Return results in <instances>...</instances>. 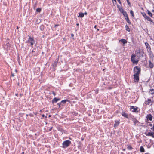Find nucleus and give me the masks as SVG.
Listing matches in <instances>:
<instances>
[{"instance_id":"1","label":"nucleus","mask_w":154,"mask_h":154,"mask_svg":"<svg viewBox=\"0 0 154 154\" xmlns=\"http://www.w3.org/2000/svg\"><path fill=\"white\" fill-rule=\"evenodd\" d=\"M71 143L70 141L68 140H66L63 143L62 147L63 148H65L68 147Z\"/></svg>"},{"instance_id":"2","label":"nucleus","mask_w":154,"mask_h":154,"mask_svg":"<svg viewBox=\"0 0 154 154\" xmlns=\"http://www.w3.org/2000/svg\"><path fill=\"white\" fill-rule=\"evenodd\" d=\"M133 71L134 73V74L139 75L141 72V68L140 67L136 66L134 68Z\"/></svg>"},{"instance_id":"3","label":"nucleus","mask_w":154,"mask_h":154,"mask_svg":"<svg viewBox=\"0 0 154 154\" xmlns=\"http://www.w3.org/2000/svg\"><path fill=\"white\" fill-rule=\"evenodd\" d=\"M136 56L135 54H132L131 55V62H133V63L134 64H137L139 61L138 60H135V58L136 57Z\"/></svg>"},{"instance_id":"4","label":"nucleus","mask_w":154,"mask_h":154,"mask_svg":"<svg viewBox=\"0 0 154 154\" xmlns=\"http://www.w3.org/2000/svg\"><path fill=\"white\" fill-rule=\"evenodd\" d=\"M134 81L135 82H138L139 81V75L134 74Z\"/></svg>"},{"instance_id":"5","label":"nucleus","mask_w":154,"mask_h":154,"mask_svg":"<svg viewBox=\"0 0 154 154\" xmlns=\"http://www.w3.org/2000/svg\"><path fill=\"white\" fill-rule=\"evenodd\" d=\"M29 37V38L27 41H26V43H32V42H35V41L33 38L29 36H28Z\"/></svg>"},{"instance_id":"6","label":"nucleus","mask_w":154,"mask_h":154,"mask_svg":"<svg viewBox=\"0 0 154 154\" xmlns=\"http://www.w3.org/2000/svg\"><path fill=\"white\" fill-rule=\"evenodd\" d=\"M136 54L137 56L139 58L141 57V56H143V52L141 53L140 51H137H137H136Z\"/></svg>"},{"instance_id":"7","label":"nucleus","mask_w":154,"mask_h":154,"mask_svg":"<svg viewBox=\"0 0 154 154\" xmlns=\"http://www.w3.org/2000/svg\"><path fill=\"white\" fill-rule=\"evenodd\" d=\"M132 120L133 122L134 123V125L135 126L136 124L139 123V122L135 118H132Z\"/></svg>"},{"instance_id":"8","label":"nucleus","mask_w":154,"mask_h":154,"mask_svg":"<svg viewBox=\"0 0 154 154\" xmlns=\"http://www.w3.org/2000/svg\"><path fill=\"white\" fill-rule=\"evenodd\" d=\"M60 100V98L55 97L51 101L52 103L54 104V103H57L58 101Z\"/></svg>"},{"instance_id":"9","label":"nucleus","mask_w":154,"mask_h":154,"mask_svg":"<svg viewBox=\"0 0 154 154\" xmlns=\"http://www.w3.org/2000/svg\"><path fill=\"white\" fill-rule=\"evenodd\" d=\"M137 107H136L135 108L133 106H130V109H133V110H132V112H138V111H137V109H138Z\"/></svg>"},{"instance_id":"10","label":"nucleus","mask_w":154,"mask_h":154,"mask_svg":"<svg viewBox=\"0 0 154 154\" xmlns=\"http://www.w3.org/2000/svg\"><path fill=\"white\" fill-rule=\"evenodd\" d=\"M146 118L148 120L152 121V116L151 114H149L147 115Z\"/></svg>"},{"instance_id":"11","label":"nucleus","mask_w":154,"mask_h":154,"mask_svg":"<svg viewBox=\"0 0 154 154\" xmlns=\"http://www.w3.org/2000/svg\"><path fill=\"white\" fill-rule=\"evenodd\" d=\"M69 100L66 99V100H62L60 102L61 103V104L62 106L64 105L66 103V102H69Z\"/></svg>"},{"instance_id":"12","label":"nucleus","mask_w":154,"mask_h":154,"mask_svg":"<svg viewBox=\"0 0 154 154\" xmlns=\"http://www.w3.org/2000/svg\"><path fill=\"white\" fill-rule=\"evenodd\" d=\"M120 122L119 121H117L116 120L115 121V124L114 125V127L115 128H116V127H117L119 126V124H120Z\"/></svg>"},{"instance_id":"13","label":"nucleus","mask_w":154,"mask_h":154,"mask_svg":"<svg viewBox=\"0 0 154 154\" xmlns=\"http://www.w3.org/2000/svg\"><path fill=\"white\" fill-rule=\"evenodd\" d=\"M149 68L151 69L152 68L154 67V65L153 63L151 62V60H149Z\"/></svg>"},{"instance_id":"14","label":"nucleus","mask_w":154,"mask_h":154,"mask_svg":"<svg viewBox=\"0 0 154 154\" xmlns=\"http://www.w3.org/2000/svg\"><path fill=\"white\" fill-rule=\"evenodd\" d=\"M145 45L146 46V48L147 49H148V50H149V51L151 50V47L148 42H146L145 43Z\"/></svg>"},{"instance_id":"15","label":"nucleus","mask_w":154,"mask_h":154,"mask_svg":"<svg viewBox=\"0 0 154 154\" xmlns=\"http://www.w3.org/2000/svg\"><path fill=\"white\" fill-rule=\"evenodd\" d=\"M119 42L122 43L123 44H125L127 42V41L126 40L123 39L120 40Z\"/></svg>"},{"instance_id":"16","label":"nucleus","mask_w":154,"mask_h":154,"mask_svg":"<svg viewBox=\"0 0 154 154\" xmlns=\"http://www.w3.org/2000/svg\"><path fill=\"white\" fill-rule=\"evenodd\" d=\"M125 19L126 20L127 23L129 24H131V23L130 22V20L129 19L128 16V15L127 16H125Z\"/></svg>"},{"instance_id":"17","label":"nucleus","mask_w":154,"mask_h":154,"mask_svg":"<svg viewBox=\"0 0 154 154\" xmlns=\"http://www.w3.org/2000/svg\"><path fill=\"white\" fill-rule=\"evenodd\" d=\"M121 114L124 117H125L126 118L128 119V115L127 113H125V112H123Z\"/></svg>"},{"instance_id":"18","label":"nucleus","mask_w":154,"mask_h":154,"mask_svg":"<svg viewBox=\"0 0 154 154\" xmlns=\"http://www.w3.org/2000/svg\"><path fill=\"white\" fill-rule=\"evenodd\" d=\"M142 15L143 16V17L146 19H147V20L149 19V17L146 15V14L145 12H143L142 13Z\"/></svg>"},{"instance_id":"19","label":"nucleus","mask_w":154,"mask_h":154,"mask_svg":"<svg viewBox=\"0 0 154 154\" xmlns=\"http://www.w3.org/2000/svg\"><path fill=\"white\" fill-rule=\"evenodd\" d=\"M84 14L82 12L79 13V15L78 16V17L82 18L84 17Z\"/></svg>"},{"instance_id":"20","label":"nucleus","mask_w":154,"mask_h":154,"mask_svg":"<svg viewBox=\"0 0 154 154\" xmlns=\"http://www.w3.org/2000/svg\"><path fill=\"white\" fill-rule=\"evenodd\" d=\"M45 28V27L44 25H41L40 27V29L41 31H43Z\"/></svg>"},{"instance_id":"21","label":"nucleus","mask_w":154,"mask_h":154,"mask_svg":"<svg viewBox=\"0 0 154 154\" xmlns=\"http://www.w3.org/2000/svg\"><path fill=\"white\" fill-rule=\"evenodd\" d=\"M146 102H147V103L146 104L147 105H149V104L152 103V100L150 99H148L147 100V101H146Z\"/></svg>"},{"instance_id":"22","label":"nucleus","mask_w":154,"mask_h":154,"mask_svg":"<svg viewBox=\"0 0 154 154\" xmlns=\"http://www.w3.org/2000/svg\"><path fill=\"white\" fill-rule=\"evenodd\" d=\"M57 61L55 60L53 64V66L54 67H56L57 66Z\"/></svg>"},{"instance_id":"23","label":"nucleus","mask_w":154,"mask_h":154,"mask_svg":"<svg viewBox=\"0 0 154 154\" xmlns=\"http://www.w3.org/2000/svg\"><path fill=\"white\" fill-rule=\"evenodd\" d=\"M140 151L141 152H144L145 151L144 149L142 146H141L140 147Z\"/></svg>"},{"instance_id":"24","label":"nucleus","mask_w":154,"mask_h":154,"mask_svg":"<svg viewBox=\"0 0 154 154\" xmlns=\"http://www.w3.org/2000/svg\"><path fill=\"white\" fill-rule=\"evenodd\" d=\"M122 14L124 17H125V16H127L128 15L126 12L125 11L122 12Z\"/></svg>"},{"instance_id":"25","label":"nucleus","mask_w":154,"mask_h":154,"mask_svg":"<svg viewBox=\"0 0 154 154\" xmlns=\"http://www.w3.org/2000/svg\"><path fill=\"white\" fill-rule=\"evenodd\" d=\"M125 29L126 31H128V32H130V29L129 28V27L128 26V25H126L125 26Z\"/></svg>"},{"instance_id":"26","label":"nucleus","mask_w":154,"mask_h":154,"mask_svg":"<svg viewBox=\"0 0 154 154\" xmlns=\"http://www.w3.org/2000/svg\"><path fill=\"white\" fill-rule=\"evenodd\" d=\"M147 51H148V52L149 53V55L150 56H151L152 55L153 56V53H152V51H151V50H149V51L147 49Z\"/></svg>"},{"instance_id":"27","label":"nucleus","mask_w":154,"mask_h":154,"mask_svg":"<svg viewBox=\"0 0 154 154\" xmlns=\"http://www.w3.org/2000/svg\"><path fill=\"white\" fill-rule=\"evenodd\" d=\"M147 13L151 17H152V14L149 10H147Z\"/></svg>"},{"instance_id":"28","label":"nucleus","mask_w":154,"mask_h":154,"mask_svg":"<svg viewBox=\"0 0 154 154\" xmlns=\"http://www.w3.org/2000/svg\"><path fill=\"white\" fill-rule=\"evenodd\" d=\"M130 13L131 15L133 17H134V14L133 11L132 10H131L130 11Z\"/></svg>"},{"instance_id":"29","label":"nucleus","mask_w":154,"mask_h":154,"mask_svg":"<svg viewBox=\"0 0 154 154\" xmlns=\"http://www.w3.org/2000/svg\"><path fill=\"white\" fill-rule=\"evenodd\" d=\"M127 149L129 150H131L132 149H133V148H132V147L131 146L128 145V146Z\"/></svg>"},{"instance_id":"30","label":"nucleus","mask_w":154,"mask_h":154,"mask_svg":"<svg viewBox=\"0 0 154 154\" xmlns=\"http://www.w3.org/2000/svg\"><path fill=\"white\" fill-rule=\"evenodd\" d=\"M150 93L152 94H154V89H150Z\"/></svg>"},{"instance_id":"31","label":"nucleus","mask_w":154,"mask_h":154,"mask_svg":"<svg viewBox=\"0 0 154 154\" xmlns=\"http://www.w3.org/2000/svg\"><path fill=\"white\" fill-rule=\"evenodd\" d=\"M119 11L121 12V13H122V12H123L124 10H123V9L121 7L120 8H119Z\"/></svg>"},{"instance_id":"32","label":"nucleus","mask_w":154,"mask_h":154,"mask_svg":"<svg viewBox=\"0 0 154 154\" xmlns=\"http://www.w3.org/2000/svg\"><path fill=\"white\" fill-rule=\"evenodd\" d=\"M41 8H37V9H36V11L37 12H40V11H41Z\"/></svg>"},{"instance_id":"33","label":"nucleus","mask_w":154,"mask_h":154,"mask_svg":"<svg viewBox=\"0 0 154 154\" xmlns=\"http://www.w3.org/2000/svg\"><path fill=\"white\" fill-rule=\"evenodd\" d=\"M152 132H149L147 133V134H146V135L148 136H151V135H152Z\"/></svg>"},{"instance_id":"34","label":"nucleus","mask_w":154,"mask_h":154,"mask_svg":"<svg viewBox=\"0 0 154 154\" xmlns=\"http://www.w3.org/2000/svg\"><path fill=\"white\" fill-rule=\"evenodd\" d=\"M127 3L129 6H131V3L129 1V0H126Z\"/></svg>"},{"instance_id":"35","label":"nucleus","mask_w":154,"mask_h":154,"mask_svg":"<svg viewBox=\"0 0 154 154\" xmlns=\"http://www.w3.org/2000/svg\"><path fill=\"white\" fill-rule=\"evenodd\" d=\"M58 130L59 131H60L61 132H63V129H62V128H58Z\"/></svg>"},{"instance_id":"36","label":"nucleus","mask_w":154,"mask_h":154,"mask_svg":"<svg viewBox=\"0 0 154 154\" xmlns=\"http://www.w3.org/2000/svg\"><path fill=\"white\" fill-rule=\"evenodd\" d=\"M35 42H32V43H30V45L32 47V48L33 47V45L35 44Z\"/></svg>"},{"instance_id":"37","label":"nucleus","mask_w":154,"mask_h":154,"mask_svg":"<svg viewBox=\"0 0 154 154\" xmlns=\"http://www.w3.org/2000/svg\"><path fill=\"white\" fill-rule=\"evenodd\" d=\"M148 21H150L151 22H152L153 21L152 20L150 17L149 18V19L147 20Z\"/></svg>"},{"instance_id":"38","label":"nucleus","mask_w":154,"mask_h":154,"mask_svg":"<svg viewBox=\"0 0 154 154\" xmlns=\"http://www.w3.org/2000/svg\"><path fill=\"white\" fill-rule=\"evenodd\" d=\"M57 105L59 106V107H60V106L61 105V103H57Z\"/></svg>"},{"instance_id":"39","label":"nucleus","mask_w":154,"mask_h":154,"mask_svg":"<svg viewBox=\"0 0 154 154\" xmlns=\"http://www.w3.org/2000/svg\"><path fill=\"white\" fill-rule=\"evenodd\" d=\"M152 135H151L152 137L154 138V132H152Z\"/></svg>"},{"instance_id":"40","label":"nucleus","mask_w":154,"mask_h":154,"mask_svg":"<svg viewBox=\"0 0 154 154\" xmlns=\"http://www.w3.org/2000/svg\"><path fill=\"white\" fill-rule=\"evenodd\" d=\"M42 117H45V118H47V116H45L44 114L42 115Z\"/></svg>"},{"instance_id":"41","label":"nucleus","mask_w":154,"mask_h":154,"mask_svg":"<svg viewBox=\"0 0 154 154\" xmlns=\"http://www.w3.org/2000/svg\"><path fill=\"white\" fill-rule=\"evenodd\" d=\"M52 94H53V95L54 96H55L56 95L55 92H54V91H52Z\"/></svg>"},{"instance_id":"42","label":"nucleus","mask_w":154,"mask_h":154,"mask_svg":"<svg viewBox=\"0 0 154 154\" xmlns=\"http://www.w3.org/2000/svg\"><path fill=\"white\" fill-rule=\"evenodd\" d=\"M35 49V48H34L33 49V50L31 51V53H33L34 52H35V51H34Z\"/></svg>"},{"instance_id":"43","label":"nucleus","mask_w":154,"mask_h":154,"mask_svg":"<svg viewBox=\"0 0 154 154\" xmlns=\"http://www.w3.org/2000/svg\"><path fill=\"white\" fill-rule=\"evenodd\" d=\"M151 129L154 131V125H153L152 127L151 128Z\"/></svg>"},{"instance_id":"44","label":"nucleus","mask_w":154,"mask_h":154,"mask_svg":"<svg viewBox=\"0 0 154 154\" xmlns=\"http://www.w3.org/2000/svg\"><path fill=\"white\" fill-rule=\"evenodd\" d=\"M118 2L120 3V4H121V1L120 0H117Z\"/></svg>"},{"instance_id":"45","label":"nucleus","mask_w":154,"mask_h":154,"mask_svg":"<svg viewBox=\"0 0 154 154\" xmlns=\"http://www.w3.org/2000/svg\"><path fill=\"white\" fill-rule=\"evenodd\" d=\"M150 23L152 24H154V22H153V21H152V22H151Z\"/></svg>"},{"instance_id":"46","label":"nucleus","mask_w":154,"mask_h":154,"mask_svg":"<svg viewBox=\"0 0 154 154\" xmlns=\"http://www.w3.org/2000/svg\"><path fill=\"white\" fill-rule=\"evenodd\" d=\"M149 125L150 126H151V127L152 125L151 123H149Z\"/></svg>"},{"instance_id":"47","label":"nucleus","mask_w":154,"mask_h":154,"mask_svg":"<svg viewBox=\"0 0 154 154\" xmlns=\"http://www.w3.org/2000/svg\"><path fill=\"white\" fill-rule=\"evenodd\" d=\"M11 75L13 77L14 76V73H11Z\"/></svg>"},{"instance_id":"48","label":"nucleus","mask_w":154,"mask_h":154,"mask_svg":"<svg viewBox=\"0 0 154 154\" xmlns=\"http://www.w3.org/2000/svg\"><path fill=\"white\" fill-rule=\"evenodd\" d=\"M84 139L83 137L81 138V140H82L83 141L84 140Z\"/></svg>"},{"instance_id":"49","label":"nucleus","mask_w":154,"mask_h":154,"mask_svg":"<svg viewBox=\"0 0 154 154\" xmlns=\"http://www.w3.org/2000/svg\"><path fill=\"white\" fill-rule=\"evenodd\" d=\"M153 8H154V7H153ZM152 12L154 13V10H152L151 11Z\"/></svg>"},{"instance_id":"50","label":"nucleus","mask_w":154,"mask_h":154,"mask_svg":"<svg viewBox=\"0 0 154 154\" xmlns=\"http://www.w3.org/2000/svg\"><path fill=\"white\" fill-rule=\"evenodd\" d=\"M71 36L72 37V36H74V35L73 34H71Z\"/></svg>"},{"instance_id":"51","label":"nucleus","mask_w":154,"mask_h":154,"mask_svg":"<svg viewBox=\"0 0 154 154\" xmlns=\"http://www.w3.org/2000/svg\"><path fill=\"white\" fill-rule=\"evenodd\" d=\"M97 26L96 25L94 26V28L95 29H96L97 28Z\"/></svg>"},{"instance_id":"52","label":"nucleus","mask_w":154,"mask_h":154,"mask_svg":"<svg viewBox=\"0 0 154 154\" xmlns=\"http://www.w3.org/2000/svg\"><path fill=\"white\" fill-rule=\"evenodd\" d=\"M84 14H85V15H87V13L85 12L84 13Z\"/></svg>"},{"instance_id":"53","label":"nucleus","mask_w":154,"mask_h":154,"mask_svg":"<svg viewBox=\"0 0 154 154\" xmlns=\"http://www.w3.org/2000/svg\"><path fill=\"white\" fill-rule=\"evenodd\" d=\"M58 26V25H55L54 26V27H57V26Z\"/></svg>"},{"instance_id":"54","label":"nucleus","mask_w":154,"mask_h":154,"mask_svg":"<svg viewBox=\"0 0 154 154\" xmlns=\"http://www.w3.org/2000/svg\"><path fill=\"white\" fill-rule=\"evenodd\" d=\"M15 95L16 96H17L18 95V94L17 93H16L15 94Z\"/></svg>"},{"instance_id":"55","label":"nucleus","mask_w":154,"mask_h":154,"mask_svg":"<svg viewBox=\"0 0 154 154\" xmlns=\"http://www.w3.org/2000/svg\"><path fill=\"white\" fill-rule=\"evenodd\" d=\"M76 25H77V26H79V24L78 23H77V24H76Z\"/></svg>"},{"instance_id":"56","label":"nucleus","mask_w":154,"mask_h":154,"mask_svg":"<svg viewBox=\"0 0 154 154\" xmlns=\"http://www.w3.org/2000/svg\"><path fill=\"white\" fill-rule=\"evenodd\" d=\"M18 29V26H17V28H16V29Z\"/></svg>"},{"instance_id":"57","label":"nucleus","mask_w":154,"mask_h":154,"mask_svg":"<svg viewBox=\"0 0 154 154\" xmlns=\"http://www.w3.org/2000/svg\"><path fill=\"white\" fill-rule=\"evenodd\" d=\"M30 116H33V115H32V114H31H31H30Z\"/></svg>"},{"instance_id":"58","label":"nucleus","mask_w":154,"mask_h":154,"mask_svg":"<svg viewBox=\"0 0 154 154\" xmlns=\"http://www.w3.org/2000/svg\"><path fill=\"white\" fill-rule=\"evenodd\" d=\"M51 116V115H49L48 116V117H50Z\"/></svg>"},{"instance_id":"59","label":"nucleus","mask_w":154,"mask_h":154,"mask_svg":"<svg viewBox=\"0 0 154 154\" xmlns=\"http://www.w3.org/2000/svg\"><path fill=\"white\" fill-rule=\"evenodd\" d=\"M52 128V127H51V128H50V129H49V130H50V131H51V129Z\"/></svg>"},{"instance_id":"60","label":"nucleus","mask_w":154,"mask_h":154,"mask_svg":"<svg viewBox=\"0 0 154 154\" xmlns=\"http://www.w3.org/2000/svg\"><path fill=\"white\" fill-rule=\"evenodd\" d=\"M145 154H149V153H145Z\"/></svg>"},{"instance_id":"61","label":"nucleus","mask_w":154,"mask_h":154,"mask_svg":"<svg viewBox=\"0 0 154 154\" xmlns=\"http://www.w3.org/2000/svg\"><path fill=\"white\" fill-rule=\"evenodd\" d=\"M123 150V151H124L125 150V149H124Z\"/></svg>"},{"instance_id":"62","label":"nucleus","mask_w":154,"mask_h":154,"mask_svg":"<svg viewBox=\"0 0 154 154\" xmlns=\"http://www.w3.org/2000/svg\"><path fill=\"white\" fill-rule=\"evenodd\" d=\"M37 135V134H35V135Z\"/></svg>"},{"instance_id":"63","label":"nucleus","mask_w":154,"mask_h":154,"mask_svg":"<svg viewBox=\"0 0 154 154\" xmlns=\"http://www.w3.org/2000/svg\"><path fill=\"white\" fill-rule=\"evenodd\" d=\"M29 49V48H27V49Z\"/></svg>"},{"instance_id":"64","label":"nucleus","mask_w":154,"mask_h":154,"mask_svg":"<svg viewBox=\"0 0 154 154\" xmlns=\"http://www.w3.org/2000/svg\"><path fill=\"white\" fill-rule=\"evenodd\" d=\"M97 30H98H98H99V29H97Z\"/></svg>"}]
</instances>
